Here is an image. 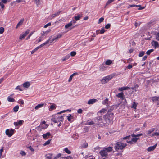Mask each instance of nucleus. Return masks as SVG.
<instances>
[{
  "label": "nucleus",
  "instance_id": "1",
  "mask_svg": "<svg viewBox=\"0 0 159 159\" xmlns=\"http://www.w3.org/2000/svg\"><path fill=\"white\" fill-rule=\"evenodd\" d=\"M114 118V114L112 113L110 111H108L107 114L103 116V119L104 120L102 121L103 124L108 123L112 121Z\"/></svg>",
  "mask_w": 159,
  "mask_h": 159
},
{
  "label": "nucleus",
  "instance_id": "2",
  "mask_svg": "<svg viewBox=\"0 0 159 159\" xmlns=\"http://www.w3.org/2000/svg\"><path fill=\"white\" fill-rule=\"evenodd\" d=\"M126 145L127 144L126 143L118 142L116 144L114 148L115 150L117 151L119 149L122 150L123 149Z\"/></svg>",
  "mask_w": 159,
  "mask_h": 159
},
{
  "label": "nucleus",
  "instance_id": "3",
  "mask_svg": "<svg viewBox=\"0 0 159 159\" xmlns=\"http://www.w3.org/2000/svg\"><path fill=\"white\" fill-rule=\"evenodd\" d=\"M114 76V75L112 74L110 75H108L104 77L101 80V83L102 84L107 83L112 79Z\"/></svg>",
  "mask_w": 159,
  "mask_h": 159
},
{
  "label": "nucleus",
  "instance_id": "4",
  "mask_svg": "<svg viewBox=\"0 0 159 159\" xmlns=\"http://www.w3.org/2000/svg\"><path fill=\"white\" fill-rule=\"evenodd\" d=\"M15 129H11L10 130L9 129H7L5 131V133L6 135L9 137H11L14 134Z\"/></svg>",
  "mask_w": 159,
  "mask_h": 159
},
{
  "label": "nucleus",
  "instance_id": "5",
  "mask_svg": "<svg viewBox=\"0 0 159 159\" xmlns=\"http://www.w3.org/2000/svg\"><path fill=\"white\" fill-rule=\"evenodd\" d=\"M52 36H50V37H49V39H48L46 42H45L44 43H43L41 44V45H40L39 46L35 48L34 49H35V50L36 51H37L39 49V48H40L41 47L43 46L44 45H46V44H48L49 43V41L50 40V39H51V38H52Z\"/></svg>",
  "mask_w": 159,
  "mask_h": 159
},
{
  "label": "nucleus",
  "instance_id": "6",
  "mask_svg": "<svg viewBox=\"0 0 159 159\" xmlns=\"http://www.w3.org/2000/svg\"><path fill=\"white\" fill-rule=\"evenodd\" d=\"M30 30H27L25 32L22 34H21L19 37V39L20 40H22L24 39L25 37L29 33Z\"/></svg>",
  "mask_w": 159,
  "mask_h": 159
},
{
  "label": "nucleus",
  "instance_id": "7",
  "mask_svg": "<svg viewBox=\"0 0 159 159\" xmlns=\"http://www.w3.org/2000/svg\"><path fill=\"white\" fill-rule=\"evenodd\" d=\"M152 100L153 102H155L157 105H159V96L153 97H152Z\"/></svg>",
  "mask_w": 159,
  "mask_h": 159
},
{
  "label": "nucleus",
  "instance_id": "8",
  "mask_svg": "<svg viewBox=\"0 0 159 159\" xmlns=\"http://www.w3.org/2000/svg\"><path fill=\"white\" fill-rule=\"evenodd\" d=\"M100 153L102 157L107 158L108 156L107 153L104 149L101 151L100 152Z\"/></svg>",
  "mask_w": 159,
  "mask_h": 159
},
{
  "label": "nucleus",
  "instance_id": "9",
  "mask_svg": "<svg viewBox=\"0 0 159 159\" xmlns=\"http://www.w3.org/2000/svg\"><path fill=\"white\" fill-rule=\"evenodd\" d=\"M151 43L152 44V46L155 48H158L159 47V44L156 41H153L151 42Z\"/></svg>",
  "mask_w": 159,
  "mask_h": 159
},
{
  "label": "nucleus",
  "instance_id": "10",
  "mask_svg": "<svg viewBox=\"0 0 159 159\" xmlns=\"http://www.w3.org/2000/svg\"><path fill=\"white\" fill-rule=\"evenodd\" d=\"M97 100L95 99H90L88 102V104L89 105L93 104L95 103Z\"/></svg>",
  "mask_w": 159,
  "mask_h": 159
},
{
  "label": "nucleus",
  "instance_id": "11",
  "mask_svg": "<svg viewBox=\"0 0 159 159\" xmlns=\"http://www.w3.org/2000/svg\"><path fill=\"white\" fill-rule=\"evenodd\" d=\"M23 122L24 121L23 120H20L18 122H14V124L15 126H17L18 125H22Z\"/></svg>",
  "mask_w": 159,
  "mask_h": 159
},
{
  "label": "nucleus",
  "instance_id": "12",
  "mask_svg": "<svg viewBox=\"0 0 159 159\" xmlns=\"http://www.w3.org/2000/svg\"><path fill=\"white\" fill-rule=\"evenodd\" d=\"M157 144H156L155 145L152 146H151L148 148L147 149V151L148 152H150L153 151L156 148Z\"/></svg>",
  "mask_w": 159,
  "mask_h": 159
},
{
  "label": "nucleus",
  "instance_id": "13",
  "mask_svg": "<svg viewBox=\"0 0 159 159\" xmlns=\"http://www.w3.org/2000/svg\"><path fill=\"white\" fill-rule=\"evenodd\" d=\"M24 21V19H21L20 21L16 25V29H17L18 27L20 26L21 25H22L23 22Z\"/></svg>",
  "mask_w": 159,
  "mask_h": 159
},
{
  "label": "nucleus",
  "instance_id": "14",
  "mask_svg": "<svg viewBox=\"0 0 159 159\" xmlns=\"http://www.w3.org/2000/svg\"><path fill=\"white\" fill-rule=\"evenodd\" d=\"M30 85V82L27 81L25 82L23 84V86L24 87L27 88L29 87Z\"/></svg>",
  "mask_w": 159,
  "mask_h": 159
},
{
  "label": "nucleus",
  "instance_id": "15",
  "mask_svg": "<svg viewBox=\"0 0 159 159\" xmlns=\"http://www.w3.org/2000/svg\"><path fill=\"white\" fill-rule=\"evenodd\" d=\"M42 136L44 139H47L51 136V134L49 132H48L46 133L43 134Z\"/></svg>",
  "mask_w": 159,
  "mask_h": 159
},
{
  "label": "nucleus",
  "instance_id": "16",
  "mask_svg": "<svg viewBox=\"0 0 159 159\" xmlns=\"http://www.w3.org/2000/svg\"><path fill=\"white\" fill-rule=\"evenodd\" d=\"M44 105V104L43 103L39 104L35 107L34 109L35 110H37L39 108L43 107Z\"/></svg>",
  "mask_w": 159,
  "mask_h": 159
},
{
  "label": "nucleus",
  "instance_id": "17",
  "mask_svg": "<svg viewBox=\"0 0 159 159\" xmlns=\"http://www.w3.org/2000/svg\"><path fill=\"white\" fill-rule=\"evenodd\" d=\"M116 96L119 98H121V99L122 100H123L124 99V98L123 97L124 94L122 92L118 93V94L116 95Z\"/></svg>",
  "mask_w": 159,
  "mask_h": 159
},
{
  "label": "nucleus",
  "instance_id": "18",
  "mask_svg": "<svg viewBox=\"0 0 159 159\" xmlns=\"http://www.w3.org/2000/svg\"><path fill=\"white\" fill-rule=\"evenodd\" d=\"M130 89V88L128 87H122L120 88H119L118 90L119 91H122L124 90H127L129 89Z\"/></svg>",
  "mask_w": 159,
  "mask_h": 159
},
{
  "label": "nucleus",
  "instance_id": "19",
  "mask_svg": "<svg viewBox=\"0 0 159 159\" xmlns=\"http://www.w3.org/2000/svg\"><path fill=\"white\" fill-rule=\"evenodd\" d=\"M96 119L97 120V121H101L102 123L103 120L104 121V120L103 119V116H99L96 117Z\"/></svg>",
  "mask_w": 159,
  "mask_h": 159
},
{
  "label": "nucleus",
  "instance_id": "20",
  "mask_svg": "<svg viewBox=\"0 0 159 159\" xmlns=\"http://www.w3.org/2000/svg\"><path fill=\"white\" fill-rule=\"evenodd\" d=\"M61 12V11H58L55 13L52 14L51 16V19H52V18H53L55 17L56 16H58L60 13Z\"/></svg>",
  "mask_w": 159,
  "mask_h": 159
},
{
  "label": "nucleus",
  "instance_id": "21",
  "mask_svg": "<svg viewBox=\"0 0 159 159\" xmlns=\"http://www.w3.org/2000/svg\"><path fill=\"white\" fill-rule=\"evenodd\" d=\"M72 25V21H71L68 24H66L65 25V29H68L69 27H71Z\"/></svg>",
  "mask_w": 159,
  "mask_h": 159
},
{
  "label": "nucleus",
  "instance_id": "22",
  "mask_svg": "<svg viewBox=\"0 0 159 159\" xmlns=\"http://www.w3.org/2000/svg\"><path fill=\"white\" fill-rule=\"evenodd\" d=\"M82 16V14H78L77 16H75L74 18L76 21H77L80 20V17Z\"/></svg>",
  "mask_w": 159,
  "mask_h": 159
},
{
  "label": "nucleus",
  "instance_id": "23",
  "mask_svg": "<svg viewBox=\"0 0 159 159\" xmlns=\"http://www.w3.org/2000/svg\"><path fill=\"white\" fill-rule=\"evenodd\" d=\"M106 152H110L112 150V148L111 147H109L107 148H105L104 149Z\"/></svg>",
  "mask_w": 159,
  "mask_h": 159
},
{
  "label": "nucleus",
  "instance_id": "24",
  "mask_svg": "<svg viewBox=\"0 0 159 159\" xmlns=\"http://www.w3.org/2000/svg\"><path fill=\"white\" fill-rule=\"evenodd\" d=\"M51 121L54 123H56L61 121L60 120H58L57 118H53L51 119Z\"/></svg>",
  "mask_w": 159,
  "mask_h": 159
},
{
  "label": "nucleus",
  "instance_id": "25",
  "mask_svg": "<svg viewBox=\"0 0 159 159\" xmlns=\"http://www.w3.org/2000/svg\"><path fill=\"white\" fill-rule=\"evenodd\" d=\"M7 99L8 101L10 102H13L15 101V99L11 97L10 96L8 97Z\"/></svg>",
  "mask_w": 159,
  "mask_h": 159
},
{
  "label": "nucleus",
  "instance_id": "26",
  "mask_svg": "<svg viewBox=\"0 0 159 159\" xmlns=\"http://www.w3.org/2000/svg\"><path fill=\"white\" fill-rule=\"evenodd\" d=\"M70 55L69 54H68V55H67L65 57H64L62 59V60L63 61H66V60L68 59H69V58H70Z\"/></svg>",
  "mask_w": 159,
  "mask_h": 159
},
{
  "label": "nucleus",
  "instance_id": "27",
  "mask_svg": "<svg viewBox=\"0 0 159 159\" xmlns=\"http://www.w3.org/2000/svg\"><path fill=\"white\" fill-rule=\"evenodd\" d=\"M67 117L68 120L70 122L71 119H73L74 117L73 116H72L71 115L69 114V116H67Z\"/></svg>",
  "mask_w": 159,
  "mask_h": 159
},
{
  "label": "nucleus",
  "instance_id": "28",
  "mask_svg": "<svg viewBox=\"0 0 159 159\" xmlns=\"http://www.w3.org/2000/svg\"><path fill=\"white\" fill-rule=\"evenodd\" d=\"M39 126L43 129H46L48 126V125L47 124H45L43 125V124H41Z\"/></svg>",
  "mask_w": 159,
  "mask_h": 159
},
{
  "label": "nucleus",
  "instance_id": "29",
  "mask_svg": "<svg viewBox=\"0 0 159 159\" xmlns=\"http://www.w3.org/2000/svg\"><path fill=\"white\" fill-rule=\"evenodd\" d=\"M108 100H109V99L108 98H106L105 100H104L102 102V104L104 105H105L106 104H108L107 103L108 102ZM107 106H108L109 105H107Z\"/></svg>",
  "mask_w": 159,
  "mask_h": 159
},
{
  "label": "nucleus",
  "instance_id": "30",
  "mask_svg": "<svg viewBox=\"0 0 159 159\" xmlns=\"http://www.w3.org/2000/svg\"><path fill=\"white\" fill-rule=\"evenodd\" d=\"M50 32V30H47L46 31H43L41 33L42 36H43L47 34Z\"/></svg>",
  "mask_w": 159,
  "mask_h": 159
},
{
  "label": "nucleus",
  "instance_id": "31",
  "mask_svg": "<svg viewBox=\"0 0 159 159\" xmlns=\"http://www.w3.org/2000/svg\"><path fill=\"white\" fill-rule=\"evenodd\" d=\"M107 109L106 108H104L102 109V110H100L99 112L100 113L102 114L103 113L107 111Z\"/></svg>",
  "mask_w": 159,
  "mask_h": 159
},
{
  "label": "nucleus",
  "instance_id": "32",
  "mask_svg": "<svg viewBox=\"0 0 159 159\" xmlns=\"http://www.w3.org/2000/svg\"><path fill=\"white\" fill-rule=\"evenodd\" d=\"M19 106L18 105H16L15 106L14 108H13V111L15 112H17L19 109Z\"/></svg>",
  "mask_w": 159,
  "mask_h": 159
},
{
  "label": "nucleus",
  "instance_id": "33",
  "mask_svg": "<svg viewBox=\"0 0 159 159\" xmlns=\"http://www.w3.org/2000/svg\"><path fill=\"white\" fill-rule=\"evenodd\" d=\"M154 51V49H151L149 50H148L146 52V54L148 55H149L151 54V53L152 52Z\"/></svg>",
  "mask_w": 159,
  "mask_h": 159
},
{
  "label": "nucleus",
  "instance_id": "34",
  "mask_svg": "<svg viewBox=\"0 0 159 159\" xmlns=\"http://www.w3.org/2000/svg\"><path fill=\"white\" fill-rule=\"evenodd\" d=\"M64 150L66 153L68 154H70L71 153V151L69 150L67 148H65L64 149Z\"/></svg>",
  "mask_w": 159,
  "mask_h": 159
},
{
  "label": "nucleus",
  "instance_id": "35",
  "mask_svg": "<svg viewBox=\"0 0 159 159\" xmlns=\"http://www.w3.org/2000/svg\"><path fill=\"white\" fill-rule=\"evenodd\" d=\"M112 63V61L111 60H108L106 61L105 62V64L106 65H110Z\"/></svg>",
  "mask_w": 159,
  "mask_h": 159
},
{
  "label": "nucleus",
  "instance_id": "36",
  "mask_svg": "<svg viewBox=\"0 0 159 159\" xmlns=\"http://www.w3.org/2000/svg\"><path fill=\"white\" fill-rule=\"evenodd\" d=\"M55 107H56V105L55 104H53L51 105L50 107V108L51 109V110H50V109H49V110H52L54 109H55L56 108Z\"/></svg>",
  "mask_w": 159,
  "mask_h": 159
},
{
  "label": "nucleus",
  "instance_id": "37",
  "mask_svg": "<svg viewBox=\"0 0 159 159\" xmlns=\"http://www.w3.org/2000/svg\"><path fill=\"white\" fill-rule=\"evenodd\" d=\"M52 140V139H50L48 140V141H46L44 144L43 145L44 146H46L47 145L49 144H50L51 141Z\"/></svg>",
  "mask_w": 159,
  "mask_h": 159
},
{
  "label": "nucleus",
  "instance_id": "38",
  "mask_svg": "<svg viewBox=\"0 0 159 159\" xmlns=\"http://www.w3.org/2000/svg\"><path fill=\"white\" fill-rule=\"evenodd\" d=\"M145 54V52L144 51H141L140 52L139 54V57H141L143 56Z\"/></svg>",
  "mask_w": 159,
  "mask_h": 159
},
{
  "label": "nucleus",
  "instance_id": "39",
  "mask_svg": "<svg viewBox=\"0 0 159 159\" xmlns=\"http://www.w3.org/2000/svg\"><path fill=\"white\" fill-rule=\"evenodd\" d=\"M154 130V129H152V130H149L147 132V134H149L152 133Z\"/></svg>",
  "mask_w": 159,
  "mask_h": 159
},
{
  "label": "nucleus",
  "instance_id": "40",
  "mask_svg": "<svg viewBox=\"0 0 159 159\" xmlns=\"http://www.w3.org/2000/svg\"><path fill=\"white\" fill-rule=\"evenodd\" d=\"M57 118L58 120H60L61 121H63V116H61L59 117H57Z\"/></svg>",
  "mask_w": 159,
  "mask_h": 159
},
{
  "label": "nucleus",
  "instance_id": "41",
  "mask_svg": "<svg viewBox=\"0 0 159 159\" xmlns=\"http://www.w3.org/2000/svg\"><path fill=\"white\" fill-rule=\"evenodd\" d=\"M139 139V138H133L131 139V140L132 142H136L137 141V140Z\"/></svg>",
  "mask_w": 159,
  "mask_h": 159
},
{
  "label": "nucleus",
  "instance_id": "42",
  "mask_svg": "<svg viewBox=\"0 0 159 159\" xmlns=\"http://www.w3.org/2000/svg\"><path fill=\"white\" fill-rule=\"evenodd\" d=\"M76 53L75 52L72 51L70 53V55L72 57H73L75 55Z\"/></svg>",
  "mask_w": 159,
  "mask_h": 159
},
{
  "label": "nucleus",
  "instance_id": "43",
  "mask_svg": "<svg viewBox=\"0 0 159 159\" xmlns=\"http://www.w3.org/2000/svg\"><path fill=\"white\" fill-rule=\"evenodd\" d=\"M104 20V19L103 17H101V18H100L98 20V23L99 24L101 22H102Z\"/></svg>",
  "mask_w": 159,
  "mask_h": 159
},
{
  "label": "nucleus",
  "instance_id": "44",
  "mask_svg": "<svg viewBox=\"0 0 159 159\" xmlns=\"http://www.w3.org/2000/svg\"><path fill=\"white\" fill-rule=\"evenodd\" d=\"M4 31V28L3 27H0V34H2Z\"/></svg>",
  "mask_w": 159,
  "mask_h": 159
},
{
  "label": "nucleus",
  "instance_id": "45",
  "mask_svg": "<svg viewBox=\"0 0 159 159\" xmlns=\"http://www.w3.org/2000/svg\"><path fill=\"white\" fill-rule=\"evenodd\" d=\"M15 89L16 90H19L20 91H22L23 90V89H22L21 88H20V86H17V87L16 88H15Z\"/></svg>",
  "mask_w": 159,
  "mask_h": 159
},
{
  "label": "nucleus",
  "instance_id": "46",
  "mask_svg": "<svg viewBox=\"0 0 159 159\" xmlns=\"http://www.w3.org/2000/svg\"><path fill=\"white\" fill-rule=\"evenodd\" d=\"M156 39L159 41V32L156 34Z\"/></svg>",
  "mask_w": 159,
  "mask_h": 159
},
{
  "label": "nucleus",
  "instance_id": "47",
  "mask_svg": "<svg viewBox=\"0 0 159 159\" xmlns=\"http://www.w3.org/2000/svg\"><path fill=\"white\" fill-rule=\"evenodd\" d=\"M111 26V24H107L105 26V28L106 29H108L110 28Z\"/></svg>",
  "mask_w": 159,
  "mask_h": 159
},
{
  "label": "nucleus",
  "instance_id": "48",
  "mask_svg": "<svg viewBox=\"0 0 159 159\" xmlns=\"http://www.w3.org/2000/svg\"><path fill=\"white\" fill-rule=\"evenodd\" d=\"M4 147H2V148L0 149V157H1L2 155V152L3 151Z\"/></svg>",
  "mask_w": 159,
  "mask_h": 159
},
{
  "label": "nucleus",
  "instance_id": "49",
  "mask_svg": "<svg viewBox=\"0 0 159 159\" xmlns=\"http://www.w3.org/2000/svg\"><path fill=\"white\" fill-rule=\"evenodd\" d=\"M136 106H137V104H136L135 102H134L133 103L132 105V107H133L134 109H136Z\"/></svg>",
  "mask_w": 159,
  "mask_h": 159
},
{
  "label": "nucleus",
  "instance_id": "50",
  "mask_svg": "<svg viewBox=\"0 0 159 159\" xmlns=\"http://www.w3.org/2000/svg\"><path fill=\"white\" fill-rule=\"evenodd\" d=\"M33 33V32H31L30 33L28 36L26 38V40H27L28 39L30 38V37H31V36L32 35Z\"/></svg>",
  "mask_w": 159,
  "mask_h": 159
},
{
  "label": "nucleus",
  "instance_id": "51",
  "mask_svg": "<svg viewBox=\"0 0 159 159\" xmlns=\"http://www.w3.org/2000/svg\"><path fill=\"white\" fill-rule=\"evenodd\" d=\"M118 107V105H114L111 106V108H113L114 109H116Z\"/></svg>",
  "mask_w": 159,
  "mask_h": 159
},
{
  "label": "nucleus",
  "instance_id": "52",
  "mask_svg": "<svg viewBox=\"0 0 159 159\" xmlns=\"http://www.w3.org/2000/svg\"><path fill=\"white\" fill-rule=\"evenodd\" d=\"M20 154L22 156H25L26 155V153L24 151H21L20 152Z\"/></svg>",
  "mask_w": 159,
  "mask_h": 159
},
{
  "label": "nucleus",
  "instance_id": "53",
  "mask_svg": "<svg viewBox=\"0 0 159 159\" xmlns=\"http://www.w3.org/2000/svg\"><path fill=\"white\" fill-rule=\"evenodd\" d=\"M106 30L104 28H102L100 31V33L101 34L104 33L105 31Z\"/></svg>",
  "mask_w": 159,
  "mask_h": 159
},
{
  "label": "nucleus",
  "instance_id": "54",
  "mask_svg": "<svg viewBox=\"0 0 159 159\" xmlns=\"http://www.w3.org/2000/svg\"><path fill=\"white\" fill-rule=\"evenodd\" d=\"M51 23L50 22H49V23H48L47 24H46V25H45L44 26V28H47L48 26H50V25H51Z\"/></svg>",
  "mask_w": 159,
  "mask_h": 159
},
{
  "label": "nucleus",
  "instance_id": "55",
  "mask_svg": "<svg viewBox=\"0 0 159 159\" xmlns=\"http://www.w3.org/2000/svg\"><path fill=\"white\" fill-rule=\"evenodd\" d=\"M61 156V153H59L54 157V159H57L59 157Z\"/></svg>",
  "mask_w": 159,
  "mask_h": 159
},
{
  "label": "nucleus",
  "instance_id": "56",
  "mask_svg": "<svg viewBox=\"0 0 159 159\" xmlns=\"http://www.w3.org/2000/svg\"><path fill=\"white\" fill-rule=\"evenodd\" d=\"M140 6V5H135L134 4L133 5H130L129 6V7H139Z\"/></svg>",
  "mask_w": 159,
  "mask_h": 159
},
{
  "label": "nucleus",
  "instance_id": "57",
  "mask_svg": "<svg viewBox=\"0 0 159 159\" xmlns=\"http://www.w3.org/2000/svg\"><path fill=\"white\" fill-rule=\"evenodd\" d=\"M73 77V75L72 74L70 76L68 80V81L69 82H70L71 81Z\"/></svg>",
  "mask_w": 159,
  "mask_h": 159
},
{
  "label": "nucleus",
  "instance_id": "58",
  "mask_svg": "<svg viewBox=\"0 0 159 159\" xmlns=\"http://www.w3.org/2000/svg\"><path fill=\"white\" fill-rule=\"evenodd\" d=\"M112 2V1H111V0H108L106 4V5L105 7L106 6L108 5H109V4H110V3H111Z\"/></svg>",
  "mask_w": 159,
  "mask_h": 159
},
{
  "label": "nucleus",
  "instance_id": "59",
  "mask_svg": "<svg viewBox=\"0 0 159 159\" xmlns=\"http://www.w3.org/2000/svg\"><path fill=\"white\" fill-rule=\"evenodd\" d=\"M91 157L90 158V159H95V157H92V155H91L90 156H89V155H86V157L88 158V157Z\"/></svg>",
  "mask_w": 159,
  "mask_h": 159
},
{
  "label": "nucleus",
  "instance_id": "60",
  "mask_svg": "<svg viewBox=\"0 0 159 159\" xmlns=\"http://www.w3.org/2000/svg\"><path fill=\"white\" fill-rule=\"evenodd\" d=\"M94 124V123L93 121H91V122H87L86 124L88 125H93Z\"/></svg>",
  "mask_w": 159,
  "mask_h": 159
},
{
  "label": "nucleus",
  "instance_id": "61",
  "mask_svg": "<svg viewBox=\"0 0 159 159\" xmlns=\"http://www.w3.org/2000/svg\"><path fill=\"white\" fill-rule=\"evenodd\" d=\"M36 129H37V130L39 131H42V129H42L41 128L40 126H38L37 127Z\"/></svg>",
  "mask_w": 159,
  "mask_h": 159
},
{
  "label": "nucleus",
  "instance_id": "62",
  "mask_svg": "<svg viewBox=\"0 0 159 159\" xmlns=\"http://www.w3.org/2000/svg\"><path fill=\"white\" fill-rule=\"evenodd\" d=\"M82 111L83 110L81 109H78L77 111L78 113L80 114L82 113Z\"/></svg>",
  "mask_w": 159,
  "mask_h": 159
},
{
  "label": "nucleus",
  "instance_id": "63",
  "mask_svg": "<svg viewBox=\"0 0 159 159\" xmlns=\"http://www.w3.org/2000/svg\"><path fill=\"white\" fill-rule=\"evenodd\" d=\"M89 130V128L88 127H86L85 128H84V131H85V132H87L88 131V130Z\"/></svg>",
  "mask_w": 159,
  "mask_h": 159
},
{
  "label": "nucleus",
  "instance_id": "64",
  "mask_svg": "<svg viewBox=\"0 0 159 159\" xmlns=\"http://www.w3.org/2000/svg\"><path fill=\"white\" fill-rule=\"evenodd\" d=\"M138 7H139V8L138 9V10H143V9H144L145 8L144 7H141V5H140V6Z\"/></svg>",
  "mask_w": 159,
  "mask_h": 159
}]
</instances>
